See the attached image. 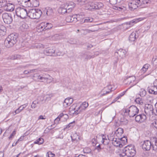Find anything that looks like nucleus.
Here are the masks:
<instances>
[{"mask_svg":"<svg viewBox=\"0 0 157 157\" xmlns=\"http://www.w3.org/2000/svg\"><path fill=\"white\" fill-rule=\"evenodd\" d=\"M32 77V78L35 81L47 83H50L53 81L52 78L48 74H46L39 75L36 73L34 74Z\"/></svg>","mask_w":157,"mask_h":157,"instance_id":"1","label":"nucleus"},{"mask_svg":"<svg viewBox=\"0 0 157 157\" xmlns=\"http://www.w3.org/2000/svg\"><path fill=\"white\" fill-rule=\"evenodd\" d=\"M18 38V34L16 33L9 35L4 41L5 46L8 48L13 46L17 41Z\"/></svg>","mask_w":157,"mask_h":157,"instance_id":"2","label":"nucleus"},{"mask_svg":"<svg viewBox=\"0 0 157 157\" xmlns=\"http://www.w3.org/2000/svg\"><path fill=\"white\" fill-rule=\"evenodd\" d=\"M42 12L40 9H32L28 12V16L31 19L39 18L41 16Z\"/></svg>","mask_w":157,"mask_h":157,"instance_id":"3","label":"nucleus"},{"mask_svg":"<svg viewBox=\"0 0 157 157\" xmlns=\"http://www.w3.org/2000/svg\"><path fill=\"white\" fill-rule=\"evenodd\" d=\"M125 113H128L130 117H133L139 112V109L136 106L132 105L129 108L124 109Z\"/></svg>","mask_w":157,"mask_h":157,"instance_id":"4","label":"nucleus"},{"mask_svg":"<svg viewBox=\"0 0 157 157\" xmlns=\"http://www.w3.org/2000/svg\"><path fill=\"white\" fill-rule=\"evenodd\" d=\"M28 12L27 10L23 8L18 7L16 10L17 15L22 19H24L28 16Z\"/></svg>","mask_w":157,"mask_h":157,"instance_id":"5","label":"nucleus"},{"mask_svg":"<svg viewBox=\"0 0 157 157\" xmlns=\"http://www.w3.org/2000/svg\"><path fill=\"white\" fill-rule=\"evenodd\" d=\"M103 6V4L101 3H94L93 2H88V4H86V9L90 10L92 9H99Z\"/></svg>","mask_w":157,"mask_h":157,"instance_id":"6","label":"nucleus"},{"mask_svg":"<svg viewBox=\"0 0 157 157\" xmlns=\"http://www.w3.org/2000/svg\"><path fill=\"white\" fill-rule=\"evenodd\" d=\"M154 109L153 106L151 104H146L144 107V112L147 116H151L153 114L157 115V110H156L157 114L153 112Z\"/></svg>","mask_w":157,"mask_h":157,"instance_id":"7","label":"nucleus"},{"mask_svg":"<svg viewBox=\"0 0 157 157\" xmlns=\"http://www.w3.org/2000/svg\"><path fill=\"white\" fill-rule=\"evenodd\" d=\"M115 136H113V135L111 134L108 139L109 140L112 141V144L115 147H121L123 146V145L121 144V143L120 141V138L115 137Z\"/></svg>","mask_w":157,"mask_h":157,"instance_id":"8","label":"nucleus"},{"mask_svg":"<svg viewBox=\"0 0 157 157\" xmlns=\"http://www.w3.org/2000/svg\"><path fill=\"white\" fill-rule=\"evenodd\" d=\"M125 151L128 154V156H134L136 153V151L133 145L128 146L125 147Z\"/></svg>","mask_w":157,"mask_h":157,"instance_id":"9","label":"nucleus"},{"mask_svg":"<svg viewBox=\"0 0 157 157\" xmlns=\"http://www.w3.org/2000/svg\"><path fill=\"white\" fill-rule=\"evenodd\" d=\"M136 77L134 76H129L124 80V83L127 85H130V87L136 84L137 82L135 81Z\"/></svg>","mask_w":157,"mask_h":157,"instance_id":"10","label":"nucleus"},{"mask_svg":"<svg viewBox=\"0 0 157 157\" xmlns=\"http://www.w3.org/2000/svg\"><path fill=\"white\" fill-rule=\"evenodd\" d=\"M2 17L4 22L8 24H10L13 21L11 15L10 14L4 13L2 14Z\"/></svg>","mask_w":157,"mask_h":157,"instance_id":"11","label":"nucleus"},{"mask_svg":"<svg viewBox=\"0 0 157 157\" xmlns=\"http://www.w3.org/2000/svg\"><path fill=\"white\" fill-rule=\"evenodd\" d=\"M78 105L77 104H74L69 108V112L71 115H77L78 114Z\"/></svg>","mask_w":157,"mask_h":157,"instance_id":"12","label":"nucleus"},{"mask_svg":"<svg viewBox=\"0 0 157 157\" xmlns=\"http://www.w3.org/2000/svg\"><path fill=\"white\" fill-rule=\"evenodd\" d=\"M19 4L24 7H32L31 0H17Z\"/></svg>","mask_w":157,"mask_h":157,"instance_id":"13","label":"nucleus"},{"mask_svg":"<svg viewBox=\"0 0 157 157\" xmlns=\"http://www.w3.org/2000/svg\"><path fill=\"white\" fill-rule=\"evenodd\" d=\"M152 144L149 140H146L144 141L142 146L143 149L145 151H149L152 147Z\"/></svg>","mask_w":157,"mask_h":157,"instance_id":"14","label":"nucleus"},{"mask_svg":"<svg viewBox=\"0 0 157 157\" xmlns=\"http://www.w3.org/2000/svg\"><path fill=\"white\" fill-rule=\"evenodd\" d=\"M146 115L144 114H140L135 117V119L136 121L140 123L144 122L146 119Z\"/></svg>","mask_w":157,"mask_h":157,"instance_id":"15","label":"nucleus"},{"mask_svg":"<svg viewBox=\"0 0 157 157\" xmlns=\"http://www.w3.org/2000/svg\"><path fill=\"white\" fill-rule=\"evenodd\" d=\"M147 90L150 94L156 95L157 94V87L153 86H149Z\"/></svg>","mask_w":157,"mask_h":157,"instance_id":"16","label":"nucleus"},{"mask_svg":"<svg viewBox=\"0 0 157 157\" xmlns=\"http://www.w3.org/2000/svg\"><path fill=\"white\" fill-rule=\"evenodd\" d=\"M126 53V51L125 50L120 49L115 53L114 55L117 58V55H119L121 58H123L125 56V55Z\"/></svg>","mask_w":157,"mask_h":157,"instance_id":"17","label":"nucleus"},{"mask_svg":"<svg viewBox=\"0 0 157 157\" xmlns=\"http://www.w3.org/2000/svg\"><path fill=\"white\" fill-rule=\"evenodd\" d=\"M55 50L52 48L46 49L44 51V54L48 56H54Z\"/></svg>","mask_w":157,"mask_h":157,"instance_id":"18","label":"nucleus"},{"mask_svg":"<svg viewBox=\"0 0 157 157\" xmlns=\"http://www.w3.org/2000/svg\"><path fill=\"white\" fill-rule=\"evenodd\" d=\"M136 0H133L132 2L129 3L128 6L129 9L131 10H134L138 7Z\"/></svg>","mask_w":157,"mask_h":157,"instance_id":"19","label":"nucleus"},{"mask_svg":"<svg viewBox=\"0 0 157 157\" xmlns=\"http://www.w3.org/2000/svg\"><path fill=\"white\" fill-rule=\"evenodd\" d=\"M75 6L74 3L71 2L69 3H66L64 6L66 7L68 13H69L72 11Z\"/></svg>","mask_w":157,"mask_h":157,"instance_id":"20","label":"nucleus"},{"mask_svg":"<svg viewBox=\"0 0 157 157\" xmlns=\"http://www.w3.org/2000/svg\"><path fill=\"white\" fill-rule=\"evenodd\" d=\"M73 101V99L71 98H66L63 103V106L65 107H67L72 103Z\"/></svg>","mask_w":157,"mask_h":157,"instance_id":"21","label":"nucleus"},{"mask_svg":"<svg viewBox=\"0 0 157 157\" xmlns=\"http://www.w3.org/2000/svg\"><path fill=\"white\" fill-rule=\"evenodd\" d=\"M5 9L8 11H12L13 10L14 5L11 3H6V5L4 7Z\"/></svg>","mask_w":157,"mask_h":157,"instance_id":"22","label":"nucleus"},{"mask_svg":"<svg viewBox=\"0 0 157 157\" xmlns=\"http://www.w3.org/2000/svg\"><path fill=\"white\" fill-rule=\"evenodd\" d=\"M123 128H118L115 132V135L117 137L120 138L123 134Z\"/></svg>","mask_w":157,"mask_h":157,"instance_id":"23","label":"nucleus"},{"mask_svg":"<svg viewBox=\"0 0 157 157\" xmlns=\"http://www.w3.org/2000/svg\"><path fill=\"white\" fill-rule=\"evenodd\" d=\"M6 28L3 25H0V35L3 36L6 35Z\"/></svg>","mask_w":157,"mask_h":157,"instance_id":"24","label":"nucleus"},{"mask_svg":"<svg viewBox=\"0 0 157 157\" xmlns=\"http://www.w3.org/2000/svg\"><path fill=\"white\" fill-rule=\"evenodd\" d=\"M88 106V104L86 102H83L79 107V110L80 111L85 110Z\"/></svg>","mask_w":157,"mask_h":157,"instance_id":"25","label":"nucleus"},{"mask_svg":"<svg viewBox=\"0 0 157 157\" xmlns=\"http://www.w3.org/2000/svg\"><path fill=\"white\" fill-rule=\"evenodd\" d=\"M46 22H42L37 26V29L40 31L45 30Z\"/></svg>","mask_w":157,"mask_h":157,"instance_id":"26","label":"nucleus"},{"mask_svg":"<svg viewBox=\"0 0 157 157\" xmlns=\"http://www.w3.org/2000/svg\"><path fill=\"white\" fill-rule=\"evenodd\" d=\"M59 13L61 14H65L66 13H68L66 7L63 6L60 7L58 9Z\"/></svg>","mask_w":157,"mask_h":157,"instance_id":"27","label":"nucleus"},{"mask_svg":"<svg viewBox=\"0 0 157 157\" xmlns=\"http://www.w3.org/2000/svg\"><path fill=\"white\" fill-rule=\"evenodd\" d=\"M136 32H132L130 35L129 39L131 41H134L136 38Z\"/></svg>","mask_w":157,"mask_h":157,"instance_id":"28","label":"nucleus"},{"mask_svg":"<svg viewBox=\"0 0 157 157\" xmlns=\"http://www.w3.org/2000/svg\"><path fill=\"white\" fill-rule=\"evenodd\" d=\"M74 16H72V17L70 16H67L66 18V21L68 22H71L73 21H77V18L75 17H73Z\"/></svg>","mask_w":157,"mask_h":157,"instance_id":"29","label":"nucleus"},{"mask_svg":"<svg viewBox=\"0 0 157 157\" xmlns=\"http://www.w3.org/2000/svg\"><path fill=\"white\" fill-rule=\"evenodd\" d=\"M150 66V65L148 64H146L144 65L142 68L140 70L141 73L143 74L145 73L148 69Z\"/></svg>","mask_w":157,"mask_h":157,"instance_id":"30","label":"nucleus"},{"mask_svg":"<svg viewBox=\"0 0 157 157\" xmlns=\"http://www.w3.org/2000/svg\"><path fill=\"white\" fill-rule=\"evenodd\" d=\"M28 28L29 26L26 23H24L20 27V29L22 31L25 32L28 29Z\"/></svg>","mask_w":157,"mask_h":157,"instance_id":"31","label":"nucleus"},{"mask_svg":"<svg viewBox=\"0 0 157 157\" xmlns=\"http://www.w3.org/2000/svg\"><path fill=\"white\" fill-rule=\"evenodd\" d=\"M145 100L147 104L150 103V104H151L153 103L154 99L152 97L148 96L147 97Z\"/></svg>","mask_w":157,"mask_h":157,"instance_id":"32","label":"nucleus"},{"mask_svg":"<svg viewBox=\"0 0 157 157\" xmlns=\"http://www.w3.org/2000/svg\"><path fill=\"white\" fill-rule=\"evenodd\" d=\"M104 89L105 90H106V89H108V90L106 91V92L105 93H104L103 94H101V96H103L105 95L106 94H108L110 92H111V89H112V87H111V85H109L107 87H105Z\"/></svg>","mask_w":157,"mask_h":157,"instance_id":"33","label":"nucleus"},{"mask_svg":"<svg viewBox=\"0 0 157 157\" xmlns=\"http://www.w3.org/2000/svg\"><path fill=\"white\" fill-rule=\"evenodd\" d=\"M154 143L152 144V147L153 150L157 152V138L154 140Z\"/></svg>","mask_w":157,"mask_h":157,"instance_id":"34","label":"nucleus"},{"mask_svg":"<svg viewBox=\"0 0 157 157\" xmlns=\"http://www.w3.org/2000/svg\"><path fill=\"white\" fill-rule=\"evenodd\" d=\"M75 121H73L69 123V124L67 125L65 128H64V129H67V130H69V129H71L75 125Z\"/></svg>","mask_w":157,"mask_h":157,"instance_id":"35","label":"nucleus"},{"mask_svg":"<svg viewBox=\"0 0 157 157\" xmlns=\"http://www.w3.org/2000/svg\"><path fill=\"white\" fill-rule=\"evenodd\" d=\"M88 0H79V5L82 6L85 5V8L86 4H88Z\"/></svg>","mask_w":157,"mask_h":157,"instance_id":"36","label":"nucleus"},{"mask_svg":"<svg viewBox=\"0 0 157 157\" xmlns=\"http://www.w3.org/2000/svg\"><path fill=\"white\" fill-rule=\"evenodd\" d=\"M44 141V140L43 139L41 138H40L35 141L34 142V144H41L43 143Z\"/></svg>","mask_w":157,"mask_h":157,"instance_id":"37","label":"nucleus"},{"mask_svg":"<svg viewBox=\"0 0 157 157\" xmlns=\"http://www.w3.org/2000/svg\"><path fill=\"white\" fill-rule=\"evenodd\" d=\"M120 141L121 144L123 145L127 143V139L126 137L124 136L122 137H120Z\"/></svg>","mask_w":157,"mask_h":157,"instance_id":"38","label":"nucleus"},{"mask_svg":"<svg viewBox=\"0 0 157 157\" xmlns=\"http://www.w3.org/2000/svg\"><path fill=\"white\" fill-rule=\"evenodd\" d=\"M123 0H109L110 3L112 5H115L121 3Z\"/></svg>","mask_w":157,"mask_h":157,"instance_id":"39","label":"nucleus"},{"mask_svg":"<svg viewBox=\"0 0 157 157\" xmlns=\"http://www.w3.org/2000/svg\"><path fill=\"white\" fill-rule=\"evenodd\" d=\"M135 101L138 104L142 105L144 104V101L143 100L139 98H136L135 100Z\"/></svg>","mask_w":157,"mask_h":157,"instance_id":"40","label":"nucleus"},{"mask_svg":"<svg viewBox=\"0 0 157 157\" xmlns=\"http://www.w3.org/2000/svg\"><path fill=\"white\" fill-rule=\"evenodd\" d=\"M7 1L6 0H0V7H3L6 5Z\"/></svg>","mask_w":157,"mask_h":157,"instance_id":"41","label":"nucleus"},{"mask_svg":"<svg viewBox=\"0 0 157 157\" xmlns=\"http://www.w3.org/2000/svg\"><path fill=\"white\" fill-rule=\"evenodd\" d=\"M143 19L142 18H140L137 19L135 20V21H134V20H132V21H131L127 23V24H128L130 25L131 23H133L134 22L136 23L138 21H141Z\"/></svg>","mask_w":157,"mask_h":157,"instance_id":"42","label":"nucleus"},{"mask_svg":"<svg viewBox=\"0 0 157 157\" xmlns=\"http://www.w3.org/2000/svg\"><path fill=\"white\" fill-rule=\"evenodd\" d=\"M53 26L52 24L46 22L45 25V30L49 29L51 28Z\"/></svg>","mask_w":157,"mask_h":157,"instance_id":"43","label":"nucleus"},{"mask_svg":"<svg viewBox=\"0 0 157 157\" xmlns=\"http://www.w3.org/2000/svg\"><path fill=\"white\" fill-rule=\"evenodd\" d=\"M93 21V19L92 18L87 17L86 18L84 19L83 22H82V23L91 22H92Z\"/></svg>","mask_w":157,"mask_h":157,"instance_id":"44","label":"nucleus"},{"mask_svg":"<svg viewBox=\"0 0 157 157\" xmlns=\"http://www.w3.org/2000/svg\"><path fill=\"white\" fill-rule=\"evenodd\" d=\"M125 147L123 149V152L121 154H120L119 155L120 157H124L125 156L127 155V157H128V154L126 153V151H125Z\"/></svg>","mask_w":157,"mask_h":157,"instance_id":"45","label":"nucleus"},{"mask_svg":"<svg viewBox=\"0 0 157 157\" xmlns=\"http://www.w3.org/2000/svg\"><path fill=\"white\" fill-rule=\"evenodd\" d=\"M46 156L48 157H55V155L52 153V152L49 151L47 152L46 154Z\"/></svg>","mask_w":157,"mask_h":157,"instance_id":"46","label":"nucleus"},{"mask_svg":"<svg viewBox=\"0 0 157 157\" xmlns=\"http://www.w3.org/2000/svg\"><path fill=\"white\" fill-rule=\"evenodd\" d=\"M152 126L154 127L157 129V120H155L152 121L151 123Z\"/></svg>","mask_w":157,"mask_h":157,"instance_id":"47","label":"nucleus"},{"mask_svg":"<svg viewBox=\"0 0 157 157\" xmlns=\"http://www.w3.org/2000/svg\"><path fill=\"white\" fill-rule=\"evenodd\" d=\"M53 13V10L51 9H49L46 11V14L47 15H50Z\"/></svg>","mask_w":157,"mask_h":157,"instance_id":"48","label":"nucleus"},{"mask_svg":"<svg viewBox=\"0 0 157 157\" xmlns=\"http://www.w3.org/2000/svg\"><path fill=\"white\" fill-rule=\"evenodd\" d=\"M35 48H44V45L40 44H36L34 46Z\"/></svg>","mask_w":157,"mask_h":157,"instance_id":"49","label":"nucleus"},{"mask_svg":"<svg viewBox=\"0 0 157 157\" xmlns=\"http://www.w3.org/2000/svg\"><path fill=\"white\" fill-rule=\"evenodd\" d=\"M38 103V102L36 101H33L31 105V107L33 109L35 108L36 107V104Z\"/></svg>","mask_w":157,"mask_h":157,"instance_id":"50","label":"nucleus"},{"mask_svg":"<svg viewBox=\"0 0 157 157\" xmlns=\"http://www.w3.org/2000/svg\"><path fill=\"white\" fill-rule=\"evenodd\" d=\"M137 3L138 5V6H142L144 4L143 3V1L142 0H136Z\"/></svg>","mask_w":157,"mask_h":157,"instance_id":"51","label":"nucleus"},{"mask_svg":"<svg viewBox=\"0 0 157 157\" xmlns=\"http://www.w3.org/2000/svg\"><path fill=\"white\" fill-rule=\"evenodd\" d=\"M27 105V104H25L22 105L21 106L19 107V109H20L21 111L23 110Z\"/></svg>","mask_w":157,"mask_h":157,"instance_id":"52","label":"nucleus"},{"mask_svg":"<svg viewBox=\"0 0 157 157\" xmlns=\"http://www.w3.org/2000/svg\"><path fill=\"white\" fill-rule=\"evenodd\" d=\"M64 116V114L63 113H61L60 114L58 117L56 119L55 121H59L61 118L62 117Z\"/></svg>","mask_w":157,"mask_h":157,"instance_id":"53","label":"nucleus"},{"mask_svg":"<svg viewBox=\"0 0 157 157\" xmlns=\"http://www.w3.org/2000/svg\"><path fill=\"white\" fill-rule=\"evenodd\" d=\"M92 144L93 146H96L97 143H96V140L95 138H93L92 140L91 141Z\"/></svg>","mask_w":157,"mask_h":157,"instance_id":"54","label":"nucleus"},{"mask_svg":"<svg viewBox=\"0 0 157 157\" xmlns=\"http://www.w3.org/2000/svg\"><path fill=\"white\" fill-rule=\"evenodd\" d=\"M101 137H102V142L103 144H104V142L105 140H107V139L106 138L105 136H104L103 135H101Z\"/></svg>","mask_w":157,"mask_h":157,"instance_id":"55","label":"nucleus"},{"mask_svg":"<svg viewBox=\"0 0 157 157\" xmlns=\"http://www.w3.org/2000/svg\"><path fill=\"white\" fill-rule=\"evenodd\" d=\"M16 134V132L15 131H14L10 135V136L9 137V139H11Z\"/></svg>","mask_w":157,"mask_h":157,"instance_id":"56","label":"nucleus"},{"mask_svg":"<svg viewBox=\"0 0 157 157\" xmlns=\"http://www.w3.org/2000/svg\"><path fill=\"white\" fill-rule=\"evenodd\" d=\"M83 31H84V33H90L91 32H94L95 31V30L92 31L91 30H90L88 29H85V30H83Z\"/></svg>","mask_w":157,"mask_h":157,"instance_id":"57","label":"nucleus"},{"mask_svg":"<svg viewBox=\"0 0 157 157\" xmlns=\"http://www.w3.org/2000/svg\"><path fill=\"white\" fill-rule=\"evenodd\" d=\"M114 8L116 10H120L122 9V8L121 7H118L117 6H114Z\"/></svg>","mask_w":157,"mask_h":157,"instance_id":"58","label":"nucleus"},{"mask_svg":"<svg viewBox=\"0 0 157 157\" xmlns=\"http://www.w3.org/2000/svg\"><path fill=\"white\" fill-rule=\"evenodd\" d=\"M146 94V92L145 90H143L142 91V94L141 93H140V95H141L143 97Z\"/></svg>","mask_w":157,"mask_h":157,"instance_id":"59","label":"nucleus"},{"mask_svg":"<svg viewBox=\"0 0 157 157\" xmlns=\"http://www.w3.org/2000/svg\"><path fill=\"white\" fill-rule=\"evenodd\" d=\"M95 149H97L99 151H100L101 149V145L100 144H99L98 146H97Z\"/></svg>","mask_w":157,"mask_h":157,"instance_id":"60","label":"nucleus"},{"mask_svg":"<svg viewBox=\"0 0 157 157\" xmlns=\"http://www.w3.org/2000/svg\"><path fill=\"white\" fill-rule=\"evenodd\" d=\"M25 136H21L18 140L17 141V142L18 143V142L19 141H21L22 140H23L24 139V137Z\"/></svg>","mask_w":157,"mask_h":157,"instance_id":"61","label":"nucleus"},{"mask_svg":"<svg viewBox=\"0 0 157 157\" xmlns=\"http://www.w3.org/2000/svg\"><path fill=\"white\" fill-rule=\"evenodd\" d=\"M36 71V69H32L29 71V74L35 72Z\"/></svg>","mask_w":157,"mask_h":157,"instance_id":"62","label":"nucleus"},{"mask_svg":"<svg viewBox=\"0 0 157 157\" xmlns=\"http://www.w3.org/2000/svg\"><path fill=\"white\" fill-rule=\"evenodd\" d=\"M46 101V99H44V97H41V99L40 100V101L41 102H45Z\"/></svg>","mask_w":157,"mask_h":157,"instance_id":"63","label":"nucleus"},{"mask_svg":"<svg viewBox=\"0 0 157 157\" xmlns=\"http://www.w3.org/2000/svg\"><path fill=\"white\" fill-rule=\"evenodd\" d=\"M152 61L153 63L155 62L156 63H157V58L153 57L152 59Z\"/></svg>","mask_w":157,"mask_h":157,"instance_id":"64","label":"nucleus"}]
</instances>
